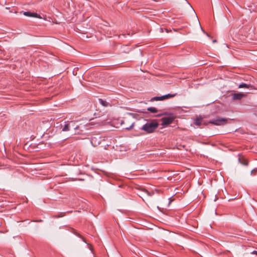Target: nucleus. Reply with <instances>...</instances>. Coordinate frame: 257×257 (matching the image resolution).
Here are the masks:
<instances>
[{"label":"nucleus","mask_w":257,"mask_h":257,"mask_svg":"<svg viewBox=\"0 0 257 257\" xmlns=\"http://www.w3.org/2000/svg\"><path fill=\"white\" fill-rule=\"evenodd\" d=\"M159 125V124L156 120L148 121L143 125L141 130L148 134H151L158 128Z\"/></svg>","instance_id":"nucleus-1"},{"label":"nucleus","mask_w":257,"mask_h":257,"mask_svg":"<svg viewBox=\"0 0 257 257\" xmlns=\"http://www.w3.org/2000/svg\"><path fill=\"white\" fill-rule=\"evenodd\" d=\"M227 122V119L224 118H216L208 121V123L216 125H221L225 124Z\"/></svg>","instance_id":"nucleus-2"},{"label":"nucleus","mask_w":257,"mask_h":257,"mask_svg":"<svg viewBox=\"0 0 257 257\" xmlns=\"http://www.w3.org/2000/svg\"><path fill=\"white\" fill-rule=\"evenodd\" d=\"M174 117L172 115L164 117L161 118L162 125L165 126L171 123L174 119Z\"/></svg>","instance_id":"nucleus-3"},{"label":"nucleus","mask_w":257,"mask_h":257,"mask_svg":"<svg viewBox=\"0 0 257 257\" xmlns=\"http://www.w3.org/2000/svg\"><path fill=\"white\" fill-rule=\"evenodd\" d=\"M102 140V139L101 137H100L99 135H96L91 138V143L93 146L96 147L100 144Z\"/></svg>","instance_id":"nucleus-4"},{"label":"nucleus","mask_w":257,"mask_h":257,"mask_svg":"<svg viewBox=\"0 0 257 257\" xmlns=\"http://www.w3.org/2000/svg\"><path fill=\"white\" fill-rule=\"evenodd\" d=\"M245 96V94L239 92V93H234L232 95V99L233 100H240L242 98Z\"/></svg>","instance_id":"nucleus-5"},{"label":"nucleus","mask_w":257,"mask_h":257,"mask_svg":"<svg viewBox=\"0 0 257 257\" xmlns=\"http://www.w3.org/2000/svg\"><path fill=\"white\" fill-rule=\"evenodd\" d=\"M238 87L240 88H247V89H250V88H252V86L250 84H248L244 83H241V84H240L239 85Z\"/></svg>","instance_id":"nucleus-6"},{"label":"nucleus","mask_w":257,"mask_h":257,"mask_svg":"<svg viewBox=\"0 0 257 257\" xmlns=\"http://www.w3.org/2000/svg\"><path fill=\"white\" fill-rule=\"evenodd\" d=\"M24 15L27 17H37L38 14L37 13H31L30 12H25L24 13Z\"/></svg>","instance_id":"nucleus-7"},{"label":"nucleus","mask_w":257,"mask_h":257,"mask_svg":"<svg viewBox=\"0 0 257 257\" xmlns=\"http://www.w3.org/2000/svg\"><path fill=\"white\" fill-rule=\"evenodd\" d=\"M164 100L163 95L161 96H156L151 98V101H160Z\"/></svg>","instance_id":"nucleus-8"},{"label":"nucleus","mask_w":257,"mask_h":257,"mask_svg":"<svg viewBox=\"0 0 257 257\" xmlns=\"http://www.w3.org/2000/svg\"><path fill=\"white\" fill-rule=\"evenodd\" d=\"M176 95H177L176 93H175V94L169 93V94H167L163 95V97H164V99H168V98H170L173 97L175 96Z\"/></svg>","instance_id":"nucleus-9"},{"label":"nucleus","mask_w":257,"mask_h":257,"mask_svg":"<svg viewBox=\"0 0 257 257\" xmlns=\"http://www.w3.org/2000/svg\"><path fill=\"white\" fill-rule=\"evenodd\" d=\"M99 103L104 106H107L109 105V103L107 102L106 101L102 99H99Z\"/></svg>","instance_id":"nucleus-10"},{"label":"nucleus","mask_w":257,"mask_h":257,"mask_svg":"<svg viewBox=\"0 0 257 257\" xmlns=\"http://www.w3.org/2000/svg\"><path fill=\"white\" fill-rule=\"evenodd\" d=\"M202 118L197 117L194 121V124L197 126H200L201 124Z\"/></svg>","instance_id":"nucleus-11"},{"label":"nucleus","mask_w":257,"mask_h":257,"mask_svg":"<svg viewBox=\"0 0 257 257\" xmlns=\"http://www.w3.org/2000/svg\"><path fill=\"white\" fill-rule=\"evenodd\" d=\"M70 125L69 123H65L64 126L62 128V131L63 132H67L70 130Z\"/></svg>","instance_id":"nucleus-12"},{"label":"nucleus","mask_w":257,"mask_h":257,"mask_svg":"<svg viewBox=\"0 0 257 257\" xmlns=\"http://www.w3.org/2000/svg\"><path fill=\"white\" fill-rule=\"evenodd\" d=\"M239 162L244 166H247L248 162L245 159H241V158L238 159Z\"/></svg>","instance_id":"nucleus-13"},{"label":"nucleus","mask_w":257,"mask_h":257,"mask_svg":"<svg viewBox=\"0 0 257 257\" xmlns=\"http://www.w3.org/2000/svg\"><path fill=\"white\" fill-rule=\"evenodd\" d=\"M147 110L151 112L156 113L158 111L157 109L154 107H150L148 108Z\"/></svg>","instance_id":"nucleus-14"},{"label":"nucleus","mask_w":257,"mask_h":257,"mask_svg":"<svg viewBox=\"0 0 257 257\" xmlns=\"http://www.w3.org/2000/svg\"><path fill=\"white\" fill-rule=\"evenodd\" d=\"M134 125V122H132L130 126L125 127L124 128L126 130H131L133 127Z\"/></svg>","instance_id":"nucleus-15"},{"label":"nucleus","mask_w":257,"mask_h":257,"mask_svg":"<svg viewBox=\"0 0 257 257\" xmlns=\"http://www.w3.org/2000/svg\"><path fill=\"white\" fill-rule=\"evenodd\" d=\"M145 192L149 196H151V194L147 191V190H146L145 191Z\"/></svg>","instance_id":"nucleus-16"},{"label":"nucleus","mask_w":257,"mask_h":257,"mask_svg":"<svg viewBox=\"0 0 257 257\" xmlns=\"http://www.w3.org/2000/svg\"><path fill=\"white\" fill-rule=\"evenodd\" d=\"M216 42V40H214L213 41V43H215Z\"/></svg>","instance_id":"nucleus-17"},{"label":"nucleus","mask_w":257,"mask_h":257,"mask_svg":"<svg viewBox=\"0 0 257 257\" xmlns=\"http://www.w3.org/2000/svg\"><path fill=\"white\" fill-rule=\"evenodd\" d=\"M206 35H207V36L209 37V35L208 34L206 33Z\"/></svg>","instance_id":"nucleus-18"}]
</instances>
